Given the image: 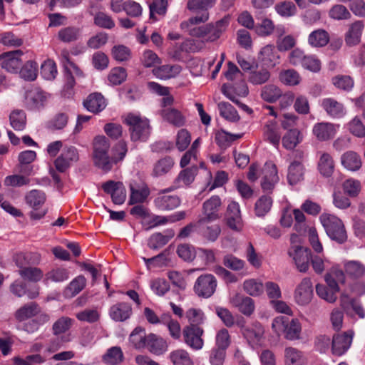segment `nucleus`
<instances>
[{
  "label": "nucleus",
  "instance_id": "f257e3e1",
  "mask_svg": "<svg viewBox=\"0 0 365 365\" xmlns=\"http://www.w3.org/2000/svg\"><path fill=\"white\" fill-rule=\"evenodd\" d=\"M110 149V143L106 137L98 135L94 138L92 153L93 165L104 173L110 172L118 163L122 161L128 151L124 141L115 144L112 155L109 154Z\"/></svg>",
  "mask_w": 365,
  "mask_h": 365
},
{
  "label": "nucleus",
  "instance_id": "f03ea898",
  "mask_svg": "<svg viewBox=\"0 0 365 365\" xmlns=\"http://www.w3.org/2000/svg\"><path fill=\"white\" fill-rule=\"evenodd\" d=\"M319 220L331 240L339 244H343L347 240V233L344 225L338 217L329 213H323Z\"/></svg>",
  "mask_w": 365,
  "mask_h": 365
},
{
  "label": "nucleus",
  "instance_id": "7ed1b4c3",
  "mask_svg": "<svg viewBox=\"0 0 365 365\" xmlns=\"http://www.w3.org/2000/svg\"><path fill=\"white\" fill-rule=\"evenodd\" d=\"M230 24V16H226L217 21L215 24H207L190 30V34L195 37L202 38L204 41L213 42L217 40L225 32Z\"/></svg>",
  "mask_w": 365,
  "mask_h": 365
},
{
  "label": "nucleus",
  "instance_id": "20e7f679",
  "mask_svg": "<svg viewBox=\"0 0 365 365\" xmlns=\"http://www.w3.org/2000/svg\"><path fill=\"white\" fill-rule=\"evenodd\" d=\"M125 122L130 126V138L133 141L146 140L150 133L149 122L147 118L135 113H128Z\"/></svg>",
  "mask_w": 365,
  "mask_h": 365
},
{
  "label": "nucleus",
  "instance_id": "39448f33",
  "mask_svg": "<svg viewBox=\"0 0 365 365\" xmlns=\"http://www.w3.org/2000/svg\"><path fill=\"white\" fill-rule=\"evenodd\" d=\"M26 204L32 209L29 213L31 219L40 220L46 214V210H40L46 200L45 192L40 190L34 189L24 196Z\"/></svg>",
  "mask_w": 365,
  "mask_h": 365
},
{
  "label": "nucleus",
  "instance_id": "423d86ee",
  "mask_svg": "<svg viewBox=\"0 0 365 365\" xmlns=\"http://www.w3.org/2000/svg\"><path fill=\"white\" fill-rule=\"evenodd\" d=\"M50 95L38 87H32L26 91L24 106L30 110H40L47 104Z\"/></svg>",
  "mask_w": 365,
  "mask_h": 365
},
{
  "label": "nucleus",
  "instance_id": "0eeeda50",
  "mask_svg": "<svg viewBox=\"0 0 365 365\" xmlns=\"http://www.w3.org/2000/svg\"><path fill=\"white\" fill-rule=\"evenodd\" d=\"M217 0H188L187 8L192 11H202L200 16H196L189 19L191 24H197L204 23L209 19L208 10L212 8Z\"/></svg>",
  "mask_w": 365,
  "mask_h": 365
},
{
  "label": "nucleus",
  "instance_id": "6e6552de",
  "mask_svg": "<svg viewBox=\"0 0 365 365\" xmlns=\"http://www.w3.org/2000/svg\"><path fill=\"white\" fill-rule=\"evenodd\" d=\"M204 330L199 326L189 324L182 329L184 342L193 350H200L204 346L202 338Z\"/></svg>",
  "mask_w": 365,
  "mask_h": 365
},
{
  "label": "nucleus",
  "instance_id": "1a4fd4ad",
  "mask_svg": "<svg viewBox=\"0 0 365 365\" xmlns=\"http://www.w3.org/2000/svg\"><path fill=\"white\" fill-rule=\"evenodd\" d=\"M217 285V280L212 274H202L195 282L194 291L200 297L209 298L215 293Z\"/></svg>",
  "mask_w": 365,
  "mask_h": 365
},
{
  "label": "nucleus",
  "instance_id": "9d476101",
  "mask_svg": "<svg viewBox=\"0 0 365 365\" xmlns=\"http://www.w3.org/2000/svg\"><path fill=\"white\" fill-rule=\"evenodd\" d=\"M289 255L293 259L297 269L306 272L309 267L312 253L309 249L299 245H292L288 251Z\"/></svg>",
  "mask_w": 365,
  "mask_h": 365
},
{
  "label": "nucleus",
  "instance_id": "9b49d317",
  "mask_svg": "<svg viewBox=\"0 0 365 365\" xmlns=\"http://www.w3.org/2000/svg\"><path fill=\"white\" fill-rule=\"evenodd\" d=\"M354 334L352 330L334 334L331 346L332 354L338 356L344 355L352 344Z\"/></svg>",
  "mask_w": 365,
  "mask_h": 365
},
{
  "label": "nucleus",
  "instance_id": "f8f14e48",
  "mask_svg": "<svg viewBox=\"0 0 365 365\" xmlns=\"http://www.w3.org/2000/svg\"><path fill=\"white\" fill-rule=\"evenodd\" d=\"M79 160L78 149L74 146H66L61 155L55 160V166L59 172L66 171Z\"/></svg>",
  "mask_w": 365,
  "mask_h": 365
},
{
  "label": "nucleus",
  "instance_id": "ddd939ff",
  "mask_svg": "<svg viewBox=\"0 0 365 365\" xmlns=\"http://www.w3.org/2000/svg\"><path fill=\"white\" fill-rule=\"evenodd\" d=\"M313 297V285L309 278H304L297 286L294 298L296 303L299 305L308 304Z\"/></svg>",
  "mask_w": 365,
  "mask_h": 365
},
{
  "label": "nucleus",
  "instance_id": "4468645a",
  "mask_svg": "<svg viewBox=\"0 0 365 365\" xmlns=\"http://www.w3.org/2000/svg\"><path fill=\"white\" fill-rule=\"evenodd\" d=\"M206 219H199L196 222V232L209 242H215L221 233V227L217 224L209 225Z\"/></svg>",
  "mask_w": 365,
  "mask_h": 365
},
{
  "label": "nucleus",
  "instance_id": "2eb2a0df",
  "mask_svg": "<svg viewBox=\"0 0 365 365\" xmlns=\"http://www.w3.org/2000/svg\"><path fill=\"white\" fill-rule=\"evenodd\" d=\"M105 192L110 195L112 201L116 205H122L126 199V191L121 182L108 180L102 185Z\"/></svg>",
  "mask_w": 365,
  "mask_h": 365
},
{
  "label": "nucleus",
  "instance_id": "dca6fc26",
  "mask_svg": "<svg viewBox=\"0 0 365 365\" xmlns=\"http://www.w3.org/2000/svg\"><path fill=\"white\" fill-rule=\"evenodd\" d=\"M262 188L264 192H269L279 180L277 166L272 162H267L262 168Z\"/></svg>",
  "mask_w": 365,
  "mask_h": 365
},
{
  "label": "nucleus",
  "instance_id": "f3484780",
  "mask_svg": "<svg viewBox=\"0 0 365 365\" xmlns=\"http://www.w3.org/2000/svg\"><path fill=\"white\" fill-rule=\"evenodd\" d=\"M175 189L174 187L163 190L154 200L156 207L160 210H171L178 207L180 204L179 197L176 195H168L166 192Z\"/></svg>",
  "mask_w": 365,
  "mask_h": 365
},
{
  "label": "nucleus",
  "instance_id": "a211bd4d",
  "mask_svg": "<svg viewBox=\"0 0 365 365\" xmlns=\"http://www.w3.org/2000/svg\"><path fill=\"white\" fill-rule=\"evenodd\" d=\"M22 52L16 50L10 52H5L0 55V64L2 68L11 73H16L21 64V56Z\"/></svg>",
  "mask_w": 365,
  "mask_h": 365
},
{
  "label": "nucleus",
  "instance_id": "6ab92c4d",
  "mask_svg": "<svg viewBox=\"0 0 365 365\" xmlns=\"http://www.w3.org/2000/svg\"><path fill=\"white\" fill-rule=\"evenodd\" d=\"M70 53L66 49L61 51L60 58L65 69L67 76V83L69 86L72 87L74 84V76H81L82 71L81 69L69 58Z\"/></svg>",
  "mask_w": 365,
  "mask_h": 365
},
{
  "label": "nucleus",
  "instance_id": "aec40b11",
  "mask_svg": "<svg viewBox=\"0 0 365 365\" xmlns=\"http://www.w3.org/2000/svg\"><path fill=\"white\" fill-rule=\"evenodd\" d=\"M230 302L245 316H250L255 309V302L252 298L239 293L230 297Z\"/></svg>",
  "mask_w": 365,
  "mask_h": 365
},
{
  "label": "nucleus",
  "instance_id": "412c9836",
  "mask_svg": "<svg viewBox=\"0 0 365 365\" xmlns=\"http://www.w3.org/2000/svg\"><path fill=\"white\" fill-rule=\"evenodd\" d=\"M321 106L326 113L332 118H343L346 113V108L343 103L333 98H325L322 99Z\"/></svg>",
  "mask_w": 365,
  "mask_h": 365
},
{
  "label": "nucleus",
  "instance_id": "4be33fe9",
  "mask_svg": "<svg viewBox=\"0 0 365 365\" xmlns=\"http://www.w3.org/2000/svg\"><path fill=\"white\" fill-rule=\"evenodd\" d=\"M339 127V125L331 123L322 122L314 125L312 132L317 140L325 141L335 136Z\"/></svg>",
  "mask_w": 365,
  "mask_h": 365
},
{
  "label": "nucleus",
  "instance_id": "5701e85b",
  "mask_svg": "<svg viewBox=\"0 0 365 365\" xmlns=\"http://www.w3.org/2000/svg\"><path fill=\"white\" fill-rule=\"evenodd\" d=\"M227 224L228 227L235 231H240L243 227L240 205L236 202H231L227 210Z\"/></svg>",
  "mask_w": 365,
  "mask_h": 365
},
{
  "label": "nucleus",
  "instance_id": "b1692460",
  "mask_svg": "<svg viewBox=\"0 0 365 365\" xmlns=\"http://www.w3.org/2000/svg\"><path fill=\"white\" fill-rule=\"evenodd\" d=\"M130 204L143 202L150 195V190L144 182L132 180L130 182Z\"/></svg>",
  "mask_w": 365,
  "mask_h": 365
},
{
  "label": "nucleus",
  "instance_id": "393cba45",
  "mask_svg": "<svg viewBox=\"0 0 365 365\" xmlns=\"http://www.w3.org/2000/svg\"><path fill=\"white\" fill-rule=\"evenodd\" d=\"M221 200L217 196H212L203 203L204 217L200 219H206L208 221H214L220 217L218 212L221 207Z\"/></svg>",
  "mask_w": 365,
  "mask_h": 365
},
{
  "label": "nucleus",
  "instance_id": "a878e982",
  "mask_svg": "<svg viewBox=\"0 0 365 365\" xmlns=\"http://www.w3.org/2000/svg\"><path fill=\"white\" fill-rule=\"evenodd\" d=\"M132 314V307L129 303L118 302L110 307L109 315L115 322H124Z\"/></svg>",
  "mask_w": 365,
  "mask_h": 365
},
{
  "label": "nucleus",
  "instance_id": "bb28decb",
  "mask_svg": "<svg viewBox=\"0 0 365 365\" xmlns=\"http://www.w3.org/2000/svg\"><path fill=\"white\" fill-rule=\"evenodd\" d=\"M318 155L317 169L319 173L325 178L331 176L335 168L332 156L326 152H319Z\"/></svg>",
  "mask_w": 365,
  "mask_h": 365
},
{
  "label": "nucleus",
  "instance_id": "cd10ccee",
  "mask_svg": "<svg viewBox=\"0 0 365 365\" xmlns=\"http://www.w3.org/2000/svg\"><path fill=\"white\" fill-rule=\"evenodd\" d=\"M285 365H307L308 360L304 352L294 347H286L284 349Z\"/></svg>",
  "mask_w": 365,
  "mask_h": 365
},
{
  "label": "nucleus",
  "instance_id": "c85d7f7f",
  "mask_svg": "<svg viewBox=\"0 0 365 365\" xmlns=\"http://www.w3.org/2000/svg\"><path fill=\"white\" fill-rule=\"evenodd\" d=\"M145 348H147L150 352L154 354L161 355L168 350V344L162 337L151 333L148 334Z\"/></svg>",
  "mask_w": 365,
  "mask_h": 365
},
{
  "label": "nucleus",
  "instance_id": "c756f323",
  "mask_svg": "<svg viewBox=\"0 0 365 365\" xmlns=\"http://www.w3.org/2000/svg\"><path fill=\"white\" fill-rule=\"evenodd\" d=\"M364 27L362 21H356L350 25L345 35V42L348 46H356L360 42Z\"/></svg>",
  "mask_w": 365,
  "mask_h": 365
},
{
  "label": "nucleus",
  "instance_id": "7c9ffc66",
  "mask_svg": "<svg viewBox=\"0 0 365 365\" xmlns=\"http://www.w3.org/2000/svg\"><path fill=\"white\" fill-rule=\"evenodd\" d=\"M264 140L269 142L274 146L279 144L281 135L276 121L270 120L267 122L263 130Z\"/></svg>",
  "mask_w": 365,
  "mask_h": 365
},
{
  "label": "nucleus",
  "instance_id": "2f4dec72",
  "mask_svg": "<svg viewBox=\"0 0 365 365\" xmlns=\"http://www.w3.org/2000/svg\"><path fill=\"white\" fill-rule=\"evenodd\" d=\"M343 266L345 273L352 279H360L365 276V265L359 261H344Z\"/></svg>",
  "mask_w": 365,
  "mask_h": 365
},
{
  "label": "nucleus",
  "instance_id": "473e14b6",
  "mask_svg": "<svg viewBox=\"0 0 365 365\" xmlns=\"http://www.w3.org/2000/svg\"><path fill=\"white\" fill-rule=\"evenodd\" d=\"M83 105L88 111L98 113L106 108V101L101 93H94L88 96Z\"/></svg>",
  "mask_w": 365,
  "mask_h": 365
},
{
  "label": "nucleus",
  "instance_id": "72a5a7b5",
  "mask_svg": "<svg viewBox=\"0 0 365 365\" xmlns=\"http://www.w3.org/2000/svg\"><path fill=\"white\" fill-rule=\"evenodd\" d=\"M329 34L322 29L312 31L308 36V43L314 48L324 47L329 43Z\"/></svg>",
  "mask_w": 365,
  "mask_h": 365
},
{
  "label": "nucleus",
  "instance_id": "f704fd0d",
  "mask_svg": "<svg viewBox=\"0 0 365 365\" xmlns=\"http://www.w3.org/2000/svg\"><path fill=\"white\" fill-rule=\"evenodd\" d=\"M341 165L348 170L356 171L361 167V157L355 152L348 151L341 157Z\"/></svg>",
  "mask_w": 365,
  "mask_h": 365
},
{
  "label": "nucleus",
  "instance_id": "c9c22d12",
  "mask_svg": "<svg viewBox=\"0 0 365 365\" xmlns=\"http://www.w3.org/2000/svg\"><path fill=\"white\" fill-rule=\"evenodd\" d=\"M182 71L180 65H163L153 70V74L160 79L175 78Z\"/></svg>",
  "mask_w": 365,
  "mask_h": 365
},
{
  "label": "nucleus",
  "instance_id": "e433bc0d",
  "mask_svg": "<svg viewBox=\"0 0 365 365\" xmlns=\"http://www.w3.org/2000/svg\"><path fill=\"white\" fill-rule=\"evenodd\" d=\"M264 334V328L259 324L255 323L251 327L245 330L244 335L247 341L252 346L258 345Z\"/></svg>",
  "mask_w": 365,
  "mask_h": 365
},
{
  "label": "nucleus",
  "instance_id": "4c0bfd02",
  "mask_svg": "<svg viewBox=\"0 0 365 365\" xmlns=\"http://www.w3.org/2000/svg\"><path fill=\"white\" fill-rule=\"evenodd\" d=\"M243 290L250 296L259 297L264 291V284L260 279L250 278L245 279L242 284Z\"/></svg>",
  "mask_w": 365,
  "mask_h": 365
},
{
  "label": "nucleus",
  "instance_id": "58836bf2",
  "mask_svg": "<svg viewBox=\"0 0 365 365\" xmlns=\"http://www.w3.org/2000/svg\"><path fill=\"white\" fill-rule=\"evenodd\" d=\"M197 173V167L192 166L190 168L182 170L176 178L175 183V187L187 186L191 184L195 179Z\"/></svg>",
  "mask_w": 365,
  "mask_h": 365
},
{
  "label": "nucleus",
  "instance_id": "ea45409f",
  "mask_svg": "<svg viewBox=\"0 0 365 365\" xmlns=\"http://www.w3.org/2000/svg\"><path fill=\"white\" fill-rule=\"evenodd\" d=\"M271 74L265 68H256L251 70L248 76V81L253 85H261L267 82Z\"/></svg>",
  "mask_w": 365,
  "mask_h": 365
},
{
  "label": "nucleus",
  "instance_id": "a19ab883",
  "mask_svg": "<svg viewBox=\"0 0 365 365\" xmlns=\"http://www.w3.org/2000/svg\"><path fill=\"white\" fill-rule=\"evenodd\" d=\"M174 165V161L170 157H165L158 160L153 165L152 175L154 177H160L168 173Z\"/></svg>",
  "mask_w": 365,
  "mask_h": 365
},
{
  "label": "nucleus",
  "instance_id": "79ce46f5",
  "mask_svg": "<svg viewBox=\"0 0 365 365\" xmlns=\"http://www.w3.org/2000/svg\"><path fill=\"white\" fill-rule=\"evenodd\" d=\"M11 126L16 131L24 130L26 125V115L22 110H14L9 115Z\"/></svg>",
  "mask_w": 365,
  "mask_h": 365
},
{
  "label": "nucleus",
  "instance_id": "37998d69",
  "mask_svg": "<svg viewBox=\"0 0 365 365\" xmlns=\"http://www.w3.org/2000/svg\"><path fill=\"white\" fill-rule=\"evenodd\" d=\"M302 136L297 129H289L282 138V145L287 150L294 149L301 141Z\"/></svg>",
  "mask_w": 365,
  "mask_h": 365
},
{
  "label": "nucleus",
  "instance_id": "c03bdc74",
  "mask_svg": "<svg viewBox=\"0 0 365 365\" xmlns=\"http://www.w3.org/2000/svg\"><path fill=\"white\" fill-rule=\"evenodd\" d=\"M162 324L165 325L169 331L170 335L174 339H179L181 334V327L177 320L173 319L170 314H162Z\"/></svg>",
  "mask_w": 365,
  "mask_h": 365
},
{
  "label": "nucleus",
  "instance_id": "a18cd8bd",
  "mask_svg": "<svg viewBox=\"0 0 365 365\" xmlns=\"http://www.w3.org/2000/svg\"><path fill=\"white\" fill-rule=\"evenodd\" d=\"M282 90L274 84H267L261 90L262 98L268 103L277 101L282 96Z\"/></svg>",
  "mask_w": 365,
  "mask_h": 365
},
{
  "label": "nucleus",
  "instance_id": "49530a36",
  "mask_svg": "<svg viewBox=\"0 0 365 365\" xmlns=\"http://www.w3.org/2000/svg\"><path fill=\"white\" fill-rule=\"evenodd\" d=\"M148 335H146L145 329L141 327H137L131 332L129 339L130 343L136 349L145 348L146 346Z\"/></svg>",
  "mask_w": 365,
  "mask_h": 365
},
{
  "label": "nucleus",
  "instance_id": "de8ad7c7",
  "mask_svg": "<svg viewBox=\"0 0 365 365\" xmlns=\"http://www.w3.org/2000/svg\"><path fill=\"white\" fill-rule=\"evenodd\" d=\"M169 359L173 365H194L189 353L184 349H177L170 352Z\"/></svg>",
  "mask_w": 365,
  "mask_h": 365
},
{
  "label": "nucleus",
  "instance_id": "09e8293b",
  "mask_svg": "<svg viewBox=\"0 0 365 365\" xmlns=\"http://www.w3.org/2000/svg\"><path fill=\"white\" fill-rule=\"evenodd\" d=\"M242 137L241 134H231L225 130H220L215 133V141L221 148H227L232 143Z\"/></svg>",
  "mask_w": 365,
  "mask_h": 365
},
{
  "label": "nucleus",
  "instance_id": "8fccbe9b",
  "mask_svg": "<svg viewBox=\"0 0 365 365\" xmlns=\"http://www.w3.org/2000/svg\"><path fill=\"white\" fill-rule=\"evenodd\" d=\"M39 312V307L35 302L29 303L19 309L16 312V317L19 321L29 319Z\"/></svg>",
  "mask_w": 365,
  "mask_h": 365
},
{
  "label": "nucleus",
  "instance_id": "3c124183",
  "mask_svg": "<svg viewBox=\"0 0 365 365\" xmlns=\"http://www.w3.org/2000/svg\"><path fill=\"white\" fill-rule=\"evenodd\" d=\"M86 282V279L83 276H78L69 283L65 290V295L68 297L76 296L84 288Z\"/></svg>",
  "mask_w": 365,
  "mask_h": 365
},
{
  "label": "nucleus",
  "instance_id": "603ef678",
  "mask_svg": "<svg viewBox=\"0 0 365 365\" xmlns=\"http://www.w3.org/2000/svg\"><path fill=\"white\" fill-rule=\"evenodd\" d=\"M220 115L225 119L235 122L240 118L235 108L229 103L220 102L217 105Z\"/></svg>",
  "mask_w": 365,
  "mask_h": 365
},
{
  "label": "nucleus",
  "instance_id": "864d4df0",
  "mask_svg": "<svg viewBox=\"0 0 365 365\" xmlns=\"http://www.w3.org/2000/svg\"><path fill=\"white\" fill-rule=\"evenodd\" d=\"M286 329L284 333V336L287 339L295 340L299 338L301 334V324L298 319H288L287 323Z\"/></svg>",
  "mask_w": 365,
  "mask_h": 365
},
{
  "label": "nucleus",
  "instance_id": "5fc2aeb1",
  "mask_svg": "<svg viewBox=\"0 0 365 365\" xmlns=\"http://www.w3.org/2000/svg\"><path fill=\"white\" fill-rule=\"evenodd\" d=\"M93 22L96 26L106 29H112L115 26L112 16L103 11H98L95 14Z\"/></svg>",
  "mask_w": 365,
  "mask_h": 365
},
{
  "label": "nucleus",
  "instance_id": "6e6d98bb",
  "mask_svg": "<svg viewBox=\"0 0 365 365\" xmlns=\"http://www.w3.org/2000/svg\"><path fill=\"white\" fill-rule=\"evenodd\" d=\"M303 175V166L300 163L294 162L289 166L287 179L289 184H297L302 180Z\"/></svg>",
  "mask_w": 365,
  "mask_h": 365
},
{
  "label": "nucleus",
  "instance_id": "4d7b16f0",
  "mask_svg": "<svg viewBox=\"0 0 365 365\" xmlns=\"http://www.w3.org/2000/svg\"><path fill=\"white\" fill-rule=\"evenodd\" d=\"M80 36V30L74 26H68L59 30L58 38L64 43H70L76 41Z\"/></svg>",
  "mask_w": 365,
  "mask_h": 365
},
{
  "label": "nucleus",
  "instance_id": "13d9d810",
  "mask_svg": "<svg viewBox=\"0 0 365 365\" xmlns=\"http://www.w3.org/2000/svg\"><path fill=\"white\" fill-rule=\"evenodd\" d=\"M103 359L106 364L117 365L123 361V354L120 347L113 346L108 349Z\"/></svg>",
  "mask_w": 365,
  "mask_h": 365
},
{
  "label": "nucleus",
  "instance_id": "bf43d9fd",
  "mask_svg": "<svg viewBox=\"0 0 365 365\" xmlns=\"http://www.w3.org/2000/svg\"><path fill=\"white\" fill-rule=\"evenodd\" d=\"M38 75V64L35 61H29L21 68L20 76L26 81H34Z\"/></svg>",
  "mask_w": 365,
  "mask_h": 365
},
{
  "label": "nucleus",
  "instance_id": "052dcab7",
  "mask_svg": "<svg viewBox=\"0 0 365 365\" xmlns=\"http://www.w3.org/2000/svg\"><path fill=\"white\" fill-rule=\"evenodd\" d=\"M163 118L171 124L180 127L184 125L185 118L183 115L176 109L165 108L163 110Z\"/></svg>",
  "mask_w": 365,
  "mask_h": 365
},
{
  "label": "nucleus",
  "instance_id": "680f3d73",
  "mask_svg": "<svg viewBox=\"0 0 365 365\" xmlns=\"http://www.w3.org/2000/svg\"><path fill=\"white\" fill-rule=\"evenodd\" d=\"M279 77L280 81L287 86H297L301 81L299 74L294 69L282 71Z\"/></svg>",
  "mask_w": 365,
  "mask_h": 365
},
{
  "label": "nucleus",
  "instance_id": "e2e57ef3",
  "mask_svg": "<svg viewBox=\"0 0 365 365\" xmlns=\"http://www.w3.org/2000/svg\"><path fill=\"white\" fill-rule=\"evenodd\" d=\"M69 278V272L67 269L58 267L51 269L46 274L45 281H52L54 282H61Z\"/></svg>",
  "mask_w": 365,
  "mask_h": 365
},
{
  "label": "nucleus",
  "instance_id": "0e129e2a",
  "mask_svg": "<svg viewBox=\"0 0 365 365\" xmlns=\"http://www.w3.org/2000/svg\"><path fill=\"white\" fill-rule=\"evenodd\" d=\"M272 200L270 197L263 195L255 203V212L257 216L264 217L271 209Z\"/></svg>",
  "mask_w": 365,
  "mask_h": 365
},
{
  "label": "nucleus",
  "instance_id": "69168bd1",
  "mask_svg": "<svg viewBox=\"0 0 365 365\" xmlns=\"http://www.w3.org/2000/svg\"><path fill=\"white\" fill-rule=\"evenodd\" d=\"M259 54L262 61L269 63L271 66H274L278 63L279 56L275 52L273 46H265L261 49Z\"/></svg>",
  "mask_w": 365,
  "mask_h": 365
},
{
  "label": "nucleus",
  "instance_id": "338daca9",
  "mask_svg": "<svg viewBox=\"0 0 365 365\" xmlns=\"http://www.w3.org/2000/svg\"><path fill=\"white\" fill-rule=\"evenodd\" d=\"M173 235H164L161 233H155L152 235L148 242V245L150 249L158 250L165 245Z\"/></svg>",
  "mask_w": 365,
  "mask_h": 365
},
{
  "label": "nucleus",
  "instance_id": "774afa93",
  "mask_svg": "<svg viewBox=\"0 0 365 365\" xmlns=\"http://www.w3.org/2000/svg\"><path fill=\"white\" fill-rule=\"evenodd\" d=\"M329 16L335 20H345L351 18V13L345 6L335 4L330 9Z\"/></svg>",
  "mask_w": 365,
  "mask_h": 365
}]
</instances>
